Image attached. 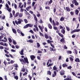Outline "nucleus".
Returning a JSON list of instances; mask_svg holds the SVG:
<instances>
[{
    "label": "nucleus",
    "instance_id": "53",
    "mask_svg": "<svg viewBox=\"0 0 80 80\" xmlns=\"http://www.w3.org/2000/svg\"><path fill=\"white\" fill-rule=\"evenodd\" d=\"M39 22L40 23H43V21H42V20L41 19H40V21H39Z\"/></svg>",
    "mask_w": 80,
    "mask_h": 80
},
{
    "label": "nucleus",
    "instance_id": "20",
    "mask_svg": "<svg viewBox=\"0 0 80 80\" xmlns=\"http://www.w3.org/2000/svg\"><path fill=\"white\" fill-rule=\"evenodd\" d=\"M75 62H80V59L79 58H77L75 59Z\"/></svg>",
    "mask_w": 80,
    "mask_h": 80
},
{
    "label": "nucleus",
    "instance_id": "54",
    "mask_svg": "<svg viewBox=\"0 0 80 80\" xmlns=\"http://www.w3.org/2000/svg\"><path fill=\"white\" fill-rule=\"evenodd\" d=\"M17 31L18 32V33H21V31L19 30V29H18L17 30Z\"/></svg>",
    "mask_w": 80,
    "mask_h": 80
},
{
    "label": "nucleus",
    "instance_id": "37",
    "mask_svg": "<svg viewBox=\"0 0 80 80\" xmlns=\"http://www.w3.org/2000/svg\"><path fill=\"white\" fill-rule=\"evenodd\" d=\"M19 15V12H17L15 15V17H18Z\"/></svg>",
    "mask_w": 80,
    "mask_h": 80
},
{
    "label": "nucleus",
    "instance_id": "40",
    "mask_svg": "<svg viewBox=\"0 0 80 80\" xmlns=\"http://www.w3.org/2000/svg\"><path fill=\"white\" fill-rule=\"evenodd\" d=\"M20 62H22L23 63V62H24V60H23V59H22L21 58V59H19Z\"/></svg>",
    "mask_w": 80,
    "mask_h": 80
},
{
    "label": "nucleus",
    "instance_id": "31",
    "mask_svg": "<svg viewBox=\"0 0 80 80\" xmlns=\"http://www.w3.org/2000/svg\"><path fill=\"white\" fill-rule=\"evenodd\" d=\"M70 13L72 16H73V15H74V12L73 11L71 12Z\"/></svg>",
    "mask_w": 80,
    "mask_h": 80
},
{
    "label": "nucleus",
    "instance_id": "17",
    "mask_svg": "<svg viewBox=\"0 0 80 80\" xmlns=\"http://www.w3.org/2000/svg\"><path fill=\"white\" fill-rule=\"evenodd\" d=\"M62 38L60 40V41L61 42H62V43L64 42V41L65 40V39H64V38H63V37H62Z\"/></svg>",
    "mask_w": 80,
    "mask_h": 80
},
{
    "label": "nucleus",
    "instance_id": "32",
    "mask_svg": "<svg viewBox=\"0 0 80 80\" xmlns=\"http://www.w3.org/2000/svg\"><path fill=\"white\" fill-rule=\"evenodd\" d=\"M44 37L45 38H48V35H47V34H44Z\"/></svg>",
    "mask_w": 80,
    "mask_h": 80
},
{
    "label": "nucleus",
    "instance_id": "9",
    "mask_svg": "<svg viewBox=\"0 0 80 80\" xmlns=\"http://www.w3.org/2000/svg\"><path fill=\"white\" fill-rule=\"evenodd\" d=\"M30 58L31 60H34V59L35 58V56L33 55H31L30 56Z\"/></svg>",
    "mask_w": 80,
    "mask_h": 80
},
{
    "label": "nucleus",
    "instance_id": "61",
    "mask_svg": "<svg viewBox=\"0 0 80 80\" xmlns=\"http://www.w3.org/2000/svg\"><path fill=\"white\" fill-rule=\"evenodd\" d=\"M70 7L72 8H73L74 7V5H73V4H71L70 5Z\"/></svg>",
    "mask_w": 80,
    "mask_h": 80
},
{
    "label": "nucleus",
    "instance_id": "41",
    "mask_svg": "<svg viewBox=\"0 0 80 80\" xmlns=\"http://www.w3.org/2000/svg\"><path fill=\"white\" fill-rule=\"evenodd\" d=\"M38 27L40 28V30H41V29H43L44 28V27H41L40 26H38Z\"/></svg>",
    "mask_w": 80,
    "mask_h": 80
},
{
    "label": "nucleus",
    "instance_id": "36",
    "mask_svg": "<svg viewBox=\"0 0 80 80\" xmlns=\"http://www.w3.org/2000/svg\"><path fill=\"white\" fill-rule=\"evenodd\" d=\"M45 9H48V10H50V7H49V6H46L45 8Z\"/></svg>",
    "mask_w": 80,
    "mask_h": 80
},
{
    "label": "nucleus",
    "instance_id": "33",
    "mask_svg": "<svg viewBox=\"0 0 80 80\" xmlns=\"http://www.w3.org/2000/svg\"><path fill=\"white\" fill-rule=\"evenodd\" d=\"M40 47V45L39 44V43L37 42V48H39Z\"/></svg>",
    "mask_w": 80,
    "mask_h": 80
},
{
    "label": "nucleus",
    "instance_id": "27",
    "mask_svg": "<svg viewBox=\"0 0 80 80\" xmlns=\"http://www.w3.org/2000/svg\"><path fill=\"white\" fill-rule=\"evenodd\" d=\"M28 28V24H27L26 25H25L24 27L23 28Z\"/></svg>",
    "mask_w": 80,
    "mask_h": 80
},
{
    "label": "nucleus",
    "instance_id": "39",
    "mask_svg": "<svg viewBox=\"0 0 80 80\" xmlns=\"http://www.w3.org/2000/svg\"><path fill=\"white\" fill-rule=\"evenodd\" d=\"M22 72H25V68L24 67H23L22 68Z\"/></svg>",
    "mask_w": 80,
    "mask_h": 80
},
{
    "label": "nucleus",
    "instance_id": "64",
    "mask_svg": "<svg viewBox=\"0 0 80 80\" xmlns=\"http://www.w3.org/2000/svg\"><path fill=\"white\" fill-rule=\"evenodd\" d=\"M69 58L70 59V60L72 61V62L73 60V58L72 57H70Z\"/></svg>",
    "mask_w": 80,
    "mask_h": 80
},
{
    "label": "nucleus",
    "instance_id": "19",
    "mask_svg": "<svg viewBox=\"0 0 80 80\" xmlns=\"http://www.w3.org/2000/svg\"><path fill=\"white\" fill-rule=\"evenodd\" d=\"M79 12V11H78V9H76L75 10V13H76V15H78Z\"/></svg>",
    "mask_w": 80,
    "mask_h": 80
},
{
    "label": "nucleus",
    "instance_id": "23",
    "mask_svg": "<svg viewBox=\"0 0 80 80\" xmlns=\"http://www.w3.org/2000/svg\"><path fill=\"white\" fill-rule=\"evenodd\" d=\"M53 70H57V68L56 66H54L53 67Z\"/></svg>",
    "mask_w": 80,
    "mask_h": 80
},
{
    "label": "nucleus",
    "instance_id": "6",
    "mask_svg": "<svg viewBox=\"0 0 80 80\" xmlns=\"http://www.w3.org/2000/svg\"><path fill=\"white\" fill-rule=\"evenodd\" d=\"M64 80H73V79H72L71 76H68L67 77V78L64 79Z\"/></svg>",
    "mask_w": 80,
    "mask_h": 80
},
{
    "label": "nucleus",
    "instance_id": "50",
    "mask_svg": "<svg viewBox=\"0 0 80 80\" xmlns=\"http://www.w3.org/2000/svg\"><path fill=\"white\" fill-rule=\"evenodd\" d=\"M28 5H30L31 4V1H28L27 3Z\"/></svg>",
    "mask_w": 80,
    "mask_h": 80
},
{
    "label": "nucleus",
    "instance_id": "34",
    "mask_svg": "<svg viewBox=\"0 0 80 80\" xmlns=\"http://www.w3.org/2000/svg\"><path fill=\"white\" fill-rule=\"evenodd\" d=\"M53 65V63H49V65H48V67H51V66H52Z\"/></svg>",
    "mask_w": 80,
    "mask_h": 80
},
{
    "label": "nucleus",
    "instance_id": "44",
    "mask_svg": "<svg viewBox=\"0 0 80 80\" xmlns=\"http://www.w3.org/2000/svg\"><path fill=\"white\" fill-rule=\"evenodd\" d=\"M3 46H6V47H8V44L6 43H5L3 45Z\"/></svg>",
    "mask_w": 80,
    "mask_h": 80
},
{
    "label": "nucleus",
    "instance_id": "28",
    "mask_svg": "<svg viewBox=\"0 0 80 80\" xmlns=\"http://www.w3.org/2000/svg\"><path fill=\"white\" fill-rule=\"evenodd\" d=\"M52 25H53V26H55V21H54V20H52Z\"/></svg>",
    "mask_w": 80,
    "mask_h": 80
},
{
    "label": "nucleus",
    "instance_id": "10",
    "mask_svg": "<svg viewBox=\"0 0 80 80\" xmlns=\"http://www.w3.org/2000/svg\"><path fill=\"white\" fill-rule=\"evenodd\" d=\"M62 67L63 68H65V67H68V65L67 64H66V63H65L64 64H62Z\"/></svg>",
    "mask_w": 80,
    "mask_h": 80
},
{
    "label": "nucleus",
    "instance_id": "59",
    "mask_svg": "<svg viewBox=\"0 0 80 80\" xmlns=\"http://www.w3.org/2000/svg\"><path fill=\"white\" fill-rule=\"evenodd\" d=\"M15 11L14 10L12 11V14L13 16H15Z\"/></svg>",
    "mask_w": 80,
    "mask_h": 80
},
{
    "label": "nucleus",
    "instance_id": "21",
    "mask_svg": "<svg viewBox=\"0 0 80 80\" xmlns=\"http://www.w3.org/2000/svg\"><path fill=\"white\" fill-rule=\"evenodd\" d=\"M20 54L21 55H24V54H23V50L22 49V50H21Z\"/></svg>",
    "mask_w": 80,
    "mask_h": 80
},
{
    "label": "nucleus",
    "instance_id": "63",
    "mask_svg": "<svg viewBox=\"0 0 80 80\" xmlns=\"http://www.w3.org/2000/svg\"><path fill=\"white\" fill-rule=\"evenodd\" d=\"M6 7H7V8H9V6H8V4H6Z\"/></svg>",
    "mask_w": 80,
    "mask_h": 80
},
{
    "label": "nucleus",
    "instance_id": "14",
    "mask_svg": "<svg viewBox=\"0 0 80 80\" xmlns=\"http://www.w3.org/2000/svg\"><path fill=\"white\" fill-rule=\"evenodd\" d=\"M12 30L13 32L15 34H17V31H16V30H15V29L14 28H12Z\"/></svg>",
    "mask_w": 80,
    "mask_h": 80
},
{
    "label": "nucleus",
    "instance_id": "15",
    "mask_svg": "<svg viewBox=\"0 0 80 80\" xmlns=\"http://www.w3.org/2000/svg\"><path fill=\"white\" fill-rule=\"evenodd\" d=\"M61 33H63V34H64L65 33V30L63 29H62L61 30Z\"/></svg>",
    "mask_w": 80,
    "mask_h": 80
},
{
    "label": "nucleus",
    "instance_id": "1",
    "mask_svg": "<svg viewBox=\"0 0 80 80\" xmlns=\"http://www.w3.org/2000/svg\"><path fill=\"white\" fill-rule=\"evenodd\" d=\"M18 22H17V20L15 21V23L16 24L18 25V24H21V23L23 22V20L21 19H18Z\"/></svg>",
    "mask_w": 80,
    "mask_h": 80
},
{
    "label": "nucleus",
    "instance_id": "55",
    "mask_svg": "<svg viewBox=\"0 0 80 80\" xmlns=\"http://www.w3.org/2000/svg\"><path fill=\"white\" fill-rule=\"evenodd\" d=\"M12 9L11 8H7V10H8V11L9 12H11V11H12V10H11V9Z\"/></svg>",
    "mask_w": 80,
    "mask_h": 80
},
{
    "label": "nucleus",
    "instance_id": "46",
    "mask_svg": "<svg viewBox=\"0 0 80 80\" xmlns=\"http://www.w3.org/2000/svg\"><path fill=\"white\" fill-rule=\"evenodd\" d=\"M67 52L68 53H69V54H71L72 51H68Z\"/></svg>",
    "mask_w": 80,
    "mask_h": 80
},
{
    "label": "nucleus",
    "instance_id": "60",
    "mask_svg": "<svg viewBox=\"0 0 80 80\" xmlns=\"http://www.w3.org/2000/svg\"><path fill=\"white\" fill-rule=\"evenodd\" d=\"M35 2H33L32 3V7H33L34 5H35Z\"/></svg>",
    "mask_w": 80,
    "mask_h": 80
},
{
    "label": "nucleus",
    "instance_id": "56",
    "mask_svg": "<svg viewBox=\"0 0 80 80\" xmlns=\"http://www.w3.org/2000/svg\"><path fill=\"white\" fill-rule=\"evenodd\" d=\"M4 51L5 53H7V54H8V53H9V52H8L7 51V50H4Z\"/></svg>",
    "mask_w": 80,
    "mask_h": 80
},
{
    "label": "nucleus",
    "instance_id": "48",
    "mask_svg": "<svg viewBox=\"0 0 80 80\" xmlns=\"http://www.w3.org/2000/svg\"><path fill=\"white\" fill-rule=\"evenodd\" d=\"M52 2L53 1L52 0H50L49 1H48V3L49 4H51Z\"/></svg>",
    "mask_w": 80,
    "mask_h": 80
},
{
    "label": "nucleus",
    "instance_id": "12",
    "mask_svg": "<svg viewBox=\"0 0 80 80\" xmlns=\"http://www.w3.org/2000/svg\"><path fill=\"white\" fill-rule=\"evenodd\" d=\"M66 10L67 12H70V8L68 7H66Z\"/></svg>",
    "mask_w": 80,
    "mask_h": 80
},
{
    "label": "nucleus",
    "instance_id": "3",
    "mask_svg": "<svg viewBox=\"0 0 80 80\" xmlns=\"http://www.w3.org/2000/svg\"><path fill=\"white\" fill-rule=\"evenodd\" d=\"M65 71L64 70H62L60 72V75H65Z\"/></svg>",
    "mask_w": 80,
    "mask_h": 80
},
{
    "label": "nucleus",
    "instance_id": "8",
    "mask_svg": "<svg viewBox=\"0 0 80 80\" xmlns=\"http://www.w3.org/2000/svg\"><path fill=\"white\" fill-rule=\"evenodd\" d=\"M56 33H58V35L60 36V37H63V35L62 34H61L59 32V31H58V29L57 31H56Z\"/></svg>",
    "mask_w": 80,
    "mask_h": 80
},
{
    "label": "nucleus",
    "instance_id": "47",
    "mask_svg": "<svg viewBox=\"0 0 80 80\" xmlns=\"http://www.w3.org/2000/svg\"><path fill=\"white\" fill-rule=\"evenodd\" d=\"M66 28L67 29V31H70V28H69L67 26L66 27Z\"/></svg>",
    "mask_w": 80,
    "mask_h": 80
},
{
    "label": "nucleus",
    "instance_id": "11",
    "mask_svg": "<svg viewBox=\"0 0 80 80\" xmlns=\"http://www.w3.org/2000/svg\"><path fill=\"white\" fill-rule=\"evenodd\" d=\"M48 27L49 29H52V26L49 23L48 24Z\"/></svg>",
    "mask_w": 80,
    "mask_h": 80
},
{
    "label": "nucleus",
    "instance_id": "5",
    "mask_svg": "<svg viewBox=\"0 0 80 80\" xmlns=\"http://www.w3.org/2000/svg\"><path fill=\"white\" fill-rule=\"evenodd\" d=\"M24 62L23 63H27L28 64L29 62H28V59L27 58H24Z\"/></svg>",
    "mask_w": 80,
    "mask_h": 80
},
{
    "label": "nucleus",
    "instance_id": "52",
    "mask_svg": "<svg viewBox=\"0 0 80 80\" xmlns=\"http://www.w3.org/2000/svg\"><path fill=\"white\" fill-rule=\"evenodd\" d=\"M74 50V51H75V54H78V51H77V49H75Z\"/></svg>",
    "mask_w": 80,
    "mask_h": 80
},
{
    "label": "nucleus",
    "instance_id": "57",
    "mask_svg": "<svg viewBox=\"0 0 80 80\" xmlns=\"http://www.w3.org/2000/svg\"><path fill=\"white\" fill-rule=\"evenodd\" d=\"M49 21L51 23H52V19L51 18H49Z\"/></svg>",
    "mask_w": 80,
    "mask_h": 80
},
{
    "label": "nucleus",
    "instance_id": "35",
    "mask_svg": "<svg viewBox=\"0 0 80 80\" xmlns=\"http://www.w3.org/2000/svg\"><path fill=\"white\" fill-rule=\"evenodd\" d=\"M37 13H38L37 14V16L38 17H40V12H37Z\"/></svg>",
    "mask_w": 80,
    "mask_h": 80
},
{
    "label": "nucleus",
    "instance_id": "4",
    "mask_svg": "<svg viewBox=\"0 0 80 80\" xmlns=\"http://www.w3.org/2000/svg\"><path fill=\"white\" fill-rule=\"evenodd\" d=\"M80 29H76L73 30L71 32V33H73L75 32H80Z\"/></svg>",
    "mask_w": 80,
    "mask_h": 80
},
{
    "label": "nucleus",
    "instance_id": "26",
    "mask_svg": "<svg viewBox=\"0 0 80 80\" xmlns=\"http://www.w3.org/2000/svg\"><path fill=\"white\" fill-rule=\"evenodd\" d=\"M53 28L55 30H58V28L57 27H55V26H53Z\"/></svg>",
    "mask_w": 80,
    "mask_h": 80
},
{
    "label": "nucleus",
    "instance_id": "38",
    "mask_svg": "<svg viewBox=\"0 0 80 80\" xmlns=\"http://www.w3.org/2000/svg\"><path fill=\"white\" fill-rule=\"evenodd\" d=\"M47 73L48 74V75H51L52 72H50V71H48L47 72Z\"/></svg>",
    "mask_w": 80,
    "mask_h": 80
},
{
    "label": "nucleus",
    "instance_id": "2",
    "mask_svg": "<svg viewBox=\"0 0 80 80\" xmlns=\"http://www.w3.org/2000/svg\"><path fill=\"white\" fill-rule=\"evenodd\" d=\"M72 2L73 4H74V3L75 5L76 6H78V4H79L78 2H77V0H73V1H72Z\"/></svg>",
    "mask_w": 80,
    "mask_h": 80
},
{
    "label": "nucleus",
    "instance_id": "7",
    "mask_svg": "<svg viewBox=\"0 0 80 80\" xmlns=\"http://www.w3.org/2000/svg\"><path fill=\"white\" fill-rule=\"evenodd\" d=\"M33 15L34 16V19L36 21V23H37V22H38V19H37V17L35 14H33Z\"/></svg>",
    "mask_w": 80,
    "mask_h": 80
},
{
    "label": "nucleus",
    "instance_id": "30",
    "mask_svg": "<svg viewBox=\"0 0 80 80\" xmlns=\"http://www.w3.org/2000/svg\"><path fill=\"white\" fill-rule=\"evenodd\" d=\"M28 78H29V80H32V77L31 76H30V74L28 75Z\"/></svg>",
    "mask_w": 80,
    "mask_h": 80
},
{
    "label": "nucleus",
    "instance_id": "42",
    "mask_svg": "<svg viewBox=\"0 0 80 80\" xmlns=\"http://www.w3.org/2000/svg\"><path fill=\"white\" fill-rule=\"evenodd\" d=\"M50 45L52 48H55V46L52 44V43H50Z\"/></svg>",
    "mask_w": 80,
    "mask_h": 80
},
{
    "label": "nucleus",
    "instance_id": "58",
    "mask_svg": "<svg viewBox=\"0 0 80 80\" xmlns=\"http://www.w3.org/2000/svg\"><path fill=\"white\" fill-rule=\"evenodd\" d=\"M14 78L15 79H16V80H18V76H15Z\"/></svg>",
    "mask_w": 80,
    "mask_h": 80
},
{
    "label": "nucleus",
    "instance_id": "49",
    "mask_svg": "<svg viewBox=\"0 0 80 80\" xmlns=\"http://www.w3.org/2000/svg\"><path fill=\"white\" fill-rule=\"evenodd\" d=\"M29 32H30V33H31L32 34L34 33V32H33V31L32 29H31L30 30V31H29Z\"/></svg>",
    "mask_w": 80,
    "mask_h": 80
},
{
    "label": "nucleus",
    "instance_id": "24",
    "mask_svg": "<svg viewBox=\"0 0 80 80\" xmlns=\"http://www.w3.org/2000/svg\"><path fill=\"white\" fill-rule=\"evenodd\" d=\"M64 18L63 17H62L60 19V21H61V22H63V21L64 20Z\"/></svg>",
    "mask_w": 80,
    "mask_h": 80
},
{
    "label": "nucleus",
    "instance_id": "29",
    "mask_svg": "<svg viewBox=\"0 0 80 80\" xmlns=\"http://www.w3.org/2000/svg\"><path fill=\"white\" fill-rule=\"evenodd\" d=\"M12 42L14 45H17V42L15 41V40H12Z\"/></svg>",
    "mask_w": 80,
    "mask_h": 80
},
{
    "label": "nucleus",
    "instance_id": "51",
    "mask_svg": "<svg viewBox=\"0 0 80 80\" xmlns=\"http://www.w3.org/2000/svg\"><path fill=\"white\" fill-rule=\"evenodd\" d=\"M14 67H16V68H17V67H18V64H14Z\"/></svg>",
    "mask_w": 80,
    "mask_h": 80
},
{
    "label": "nucleus",
    "instance_id": "22",
    "mask_svg": "<svg viewBox=\"0 0 80 80\" xmlns=\"http://www.w3.org/2000/svg\"><path fill=\"white\" fill-rule=\"evenodd\" d=\"M8 40L10 43H12V39H11V38H8Z\"/></svg>",
    "mask_w": 80,
    "mask_h": 80
},
{
    "label": "nucleus",
    "instance_id": "25",
    "mask_svg": "<svg viewBox=\"0 0 80 80\" xmlns=\"http://www.w3.org/2000/svg\"><path fill=\"white\" fill-rule=\"evenodd\" d=\"M28 27H33V24H28Z\"/></svg>",
    "mask_w": 80,
    "mask_h": 80
},
{
    "label": "nucleus",
    "instance_id": "18",
    "mask_svg": "<svg viewBox=\"0 0 80 80\" xmlns=\"http://www.w3.org/2000/svg\"><path fill=\"white\" fill-rule=\"evenodd\" d=\"M60 24V23H59V22H58V21H56L55 22V26L56 25H57V26H58V25Z\"/></svg>",
    "mask_w": 80,
    "mask_h": 80
},
{
    "label": "nucleus",
    "instance_id": "13",
    "mask_svg": "<svg viewBox=\"0 0 80 80\" xmlns=\"http://www.w3.org/2000/svg\"><path fill=\"white\" fill-rule=\"evenodd\" d=\"M27 42H29V43H33V41L32 39H30L29 40L27 41Z\"/></svg>",
    "mask_w": 80,
    "mask_h": 80
},
{
    "label": "nucleus",
    "instance_id": "45",
    "mask_svg": "<svg viewBox=\"0 0 80 80\" xmlns=\"http://www.w3.org/2000/svg\"><path fill=\"white\" fill-rule=\"evenodd\" d=\"M24 21L26 23H28V21L27 20V19H25L24 20Z\"/></svg>",
    "mask_w": 80,
    "mask_h": 80
},
{
    "label": "nucleus",
    "instance_id": "62",
    "mask_svg": "<svg viewBox=\"0 0 80 80\" xmlns=\"http://www.w3.org/2000/svg\"><path fill=\"white\" fill-rule=\"evenodd\" d=\"M22 13H20L19 15V17H22Z\"/></svg>",
    "mask_w": 80,
    "mask_h": 80
},
{
    "label": "nucleus",
    "instance_id": "43",
    "mask_svg": "<svg viewBox=\"0 0 80 80\" xmlns=\"http://www.w3.org/2000/svg\"><path fill=\"white\" fill-rule=\"evenodd\" d=\"M72 68V67L71 66H68L67 67L68 69H69V70L71 69Z\"/></svg>",
    "mask_w": 80,
    "mask_h": 80
},
{
    "label": "nucleus",
    "instance_id": "16",
    "mask_svg": "<svg viewBox=\"0 0 80 80\" xmlns=\"http://www.w3.org/2000/svg\"><path fill=\"white\" fill-rule=\"evenodd\" d=\"M49 62H50V63H52V59H49L48 60V61L47 62V65H48L49 64Z\"/></svg>",
    "mask_w": 80,
    "mask_h": 80
}]
</instances>
